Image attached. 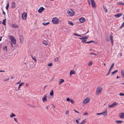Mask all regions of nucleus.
Wrapping results in <instances>:
<instances>
[{
	"mask_svg": "<svg viewBox=\"0 0 124 124\" xmlns=\"http://www.w3.org/2000/svg\"><path fill=\"white\" fill-rule=\"evenodd\" d=\"M59 20L57 18L55 17L52 19V22L54 24H56L59 23Z\"/></svg>",
	"mask_w": 124,
	"mask_h": 124,
	"instance_id": "obj_1",
	"label": "nucleus"
},
{
	"mask_svg": "<svg viewBox=\"0 0 124 124\" xmlns=\"http://www.w3.org/2000/svg\"><path fill=\"white\" fill-rule=\"evenodd\" d=\"M10 39L12 43L15 45L16 44V40L14 37L12 36L11 35L10 36Z\"/></svg>",
	"mask_w": 124,
	"mask_h": 124,
	"instance_id": "obj_2",
	"label": "nucleus"
},
{
	"mask_svg": "<svg viewBox=\"0 0 124 124\" xmlns=\"http://www.w3.org/2000/svg\"><path fill=\"white\" fill-rule=\"evenodd\" d=\"M102 87H100V86L98 87L97 89L96 90V94L98 95L101 93L102 91Z\"/></svg>",
	"mask_w": 124,
	"mask_h": 124,
	"instance_id": "obj_3",
	"label": "nucleus"
},
{
	"mask_svg": "<svg viewBox=\"0 0 124 124\" xmlns=\"http://www.w3.org/2000/svg\"><path fill=\"white\" fill-rule=\"evenodd\" d=\"M67 13L69 15L72 16L74 14V12L72 10H68L67 11Z\"/></svg>",
	"mask_w": 124,
	"mask_h": 124,
	"instance_id": "obj_4",
	"label": "nucleus"
},
{
	"mask_svg": "<svg viewBox=\"0 0 124 124\" xmlns=\"http://www.w3.org/2000/svg\"><path fill=\"white\" fill-rule=\"evenodd\" d=\"M27 16V14L26 12H24L22 14V19L23 20H25L26 19Z\"/></svg>",
	"mask_w": 124,
	"mask_h": 124,
	"instance_id": "obj_5",
	"label": "nucleus"
},
{
	"mask_svg": "<svg viewBox=\"0 0 124 124\" xmlns=\"http://www.w3.org/2000/svg\"><path fill=\"white\" fill-rule=\"evenodd\" d=\"M91 2L93 7L95 8L96 7V4L93 0H90Z\"/></svg>",
	"mask_w": 124,
	"mask_h": 124,
	"instance_id": "obj_6",
	"label": "nucleus"
},
{
	"mask_svg": "<svg viewBox=\"0 0 124 124\" xmlns=\"http://www.w3.org/2000/svg\"><path fill=\"white\" fill-rule=\"evenodd\" d=\"M47 94H45L42 98V100L43 102L46 101H47Z\"/></svg>",
	"mask_w": 124,
	"mask_h": 124,
	"instance_id": "obj_7",
	"label": "nucleus"
},
{
	"mask_svg": "<svg viewBox=\"0 0 124 124\" xmlns=\"http://www.w3.org/2000/svg\"><path fill=\"white\" fill-rule=\"evenodd\" d=\"M117 103L116 102H114L113 104L110 105L108 107L109 108H111L113 107L114 106L116 105L117 104Z\"/></svg>",
	"mask_w": 124,
	"mask_h": 124,
	"instance_id": "obj_8",
	"label": "nucleus"
},
{
	"mask_svg": "<svg viewBox=\"0 0 124 124\" xmlns=\"http://www.w3.org/2000/svg\"><path fill=\"white\" fill-rule=\"evenodd\" d=\"M44 9V8L43 7H40L38 10V11L39 13H41Z\"/></svg>",
	"mask_w": 124,
	"mask_h": 124,
	"instance_id": "obj_9",
	"label": "nucleus"
},
{
	"mask_svg": "<svg viewBox=\"0 0 124 124\" xmlns=\"http://www.w3.org/2000/svg\"><path fill=\"white\" fill-rule=\"evenodd\" d=\"M113 36L110 35V38L112 46H113Z\"/></svg>",
	"mask_w": 124,
	"mask_h": 124,
	"instance_id": "obj_10",
	"label": "nucleus"
},
{
	"mask_svg": "<svg viewBox=\"0 0 124 124\" xmlns=\"http://www.w3.org/2000/svg\"><path fill=\"white\" fill-rule=\"evenodd\" d=\"M90 101L89 99V98H85L84 100L83 103H85L88 102Z\"/></svg>",
	"mask_w": 124,
	"mask_h": 124,
	"instance_id": "obj_11",
	"label": "nucleus"
},
{
	"mask_svg": "<svg viewBox=\"0 0 124 124\" xmlns=\"http://www.w3.org/2000/svg\"><path fill=\"white\" fill-rule=\"evenodd\" d=\"M11 26L13 28H17L19 26L16 24H12L11 25Z\"/></svg>",
	"mask_w": 124,
	"mask_h": 124,
	"instance_id": "obj_12",
	"label": "nucleus"
},
{
	"mask_svg": "<svg viewBox=\"0 0 124 124\" xmlns=\"http://www.w3.org/2000/svg\"><path fill=\"white\" fill-rule=\"evenodd\" d=\"M88 36H82L81 37V38H79V39H87L88 38Z\"/></svg>",
	"mask_w": 124,
	"mask_h": 124,
	"instance_id": "obj_13",
	"label": "nucleus"
},
{
	"mask_svg": "<svg viewBox=\"0 0 124 124\" xmlns=\"http://www.w3.org/2000/svg\"><path fill=\"white\" fill-rule=\"evenodd\" d=\"M20 42L21 43H22L23 41V36L22 35H20L19 36Z\"/></svg>",
	"mask_w": 124,
	"mask_h": 124,
	"instance_id": "obj_14",
	"label": "nucleus"
},
{
	"mask_svg": "<svg viewBox=\"0 0 124 124\" xmlns=\"http://www.w3.org/2000/svg\"><path fill=\"white\" fill-rule=\"evenodd\" d=\"M122 15V13H120L117 14L115 15V17L116 18H118L121 16Z\"/></svg>",
	"mask_w": 124,
	"mask_h": 124,
	"instance_id": "obj_15",
	"label": "nucleus"
},
{
	"mask_svg": "<svg viewBox=\"0 0 124 124\" xmlns=\"http://www.w3.org/2000/svg\"><path fill=\"white\" fill-rule=\"evenodd\" d=\"M16 7V4L14 2H12L11 4V8H15Z\"/></svg>",
	"mask_w": 124,
	"mask_h": 124,
	"instance_id": "obj_16",
	"label": "nucleus"
},
{
	"mask_svg": "<svg viewBox=\"0 0 124 124\" xmlns=\"http://www.w3.org/2000/svg\"><path fill=\"white\" fill-rule=\"evenodd\" d=\"M119 117L120 118H124V113H121L120 115H119Z\"/></svg>",
	"mask_w": 124,
	"mask_h": 124,
	"instance_id": "obj_17",
	"label": "nucleus"
},
{
	"mask_svg": "<svg viewBox=\"0 0 124 124\" xmlns=\"http://www.w3.org/2000/svg\"><path fill=\"white\" fill-rule=\"evenodd\" d=\"M79 21L81 23H83L85 22V19L83 17H81L79 19Z\"/></svg>",
	"mask_w": 124,
	"mask_h": 124,
	"instance_id": "obj_18",
	"label": "nucleus"
},
{
	"mask_svg": "<svg viewBox=\"0 0 124 124\" xmlns=\"http://www.w3.org/2000/svg\"><path fill=\"white\" fill-rule=\"evenodd\" d=\"M24 83L23 82H22L19 85V86H18V90H20V87L22 86H23L24 85Z\"/></svg>",
	"mask_w": 124,
	"mask_h": 124,
	"instance_id": "obj_19",
	"label": "nucleus"
},
{
	"mask_svg": "<svg viewBox=\"0 0 124 124\" xmlns=\"http://www.w3.org/2000/svg\"><path fill=\"white\" fill-rule=\"evenodd\" d=\"M64 81V79H60V80L58 81L59 85H61V83L63 82Z\"/></svg>",
	"mask_w": 124,
	"mask_h": 124,
	"instance_id": "obj_20",
	"label": "nucleus"
},
{
	"mask_svg": "<svg viewBox=\"0 0 124 124\" xmlns=\"http://www.w3.org/2000/svg\"><path fill=\"white\" fill-rule=\"evenodd\" d=\"M102 113H103V114H102L104 116H106L107 115V109H106L105 112H102Z\"/></svg>",
	"mask_w": 124,
	"mask_h": 124,
	"instance_id": "obj_21",
	"label": "nucleus"
},
{
	"mask_svg": "<svg viewBox=\"0 0 124 124\" xmlns=\"http://www.w3.org/2000/svg\"><path fill=\"white\" fill-rule=\"evenodd\" d=\"M115 122L117 124H119L122 123H123V121L119 120L116 121Z\"/></svg>",
	"mask_w": 124,
	"mask_h": 124,
	"instance_id": "obj_22",
	"label": "nucleus"
},
{
	"mask_svg": "<svg viewBox=\"0 0 124 124\" xmlns=\"http://www.w3.org/2000/svg\"><path fill=\"white\" fill-rule=\"evenodd\" d=\"M121 74L122 77L124 78V70H121Z\"/></svg>",
	"mask_w": 124,
	"mask_h": 124,
	"instance_id": "obj_23",
	"label": "nucleus"
},
{
	"mask_svg": "<svg viewBox=\"0 0 124 124\" xmlns=\"http://www.w3.org/2000/svg\"><path fill=\"white\" fill-rule=\"evenodd\" d=\"M16 116L15 114H14L13 113H12L10 115V117L11 118H12L14 116Z\"/></svg>",
	"mask_w": 124,
	"mask_h": 124,
	"instance_id": "obj_24",
	"label": "nucleus"
},
{
	"mask_svg": "<svg viewBox=\"0 0 124 124\" xmlns=\"http://www.w3.org/2000/svg\"><path fill=\"white\" fill-rule=\"evenodd\" d=\"M74 72L73 70H71L70 71V74L71 75L72 74H74Z\"/></svg>",
	"mask_w": 124,
	"mask_h": 124,
	"instance_id": "obj_25",
	"label": "nucleus"
},
{
	"mask_svg": "<svg viewBox=\"0 0 124 124\" xmlns=\"http://www.w3.org/2000/svg\"><path fill=\"white\" fill-rule=\"evenodd\" d=\"M43 44L45 45H46L47 44V43L46 41V40H44L43 41Z\"/></svg>",
	"mask_w": 124,
	"mask_h": 124,
	"instance_id": "obj_26",
	"label": "nucleus"
},
{
	"mask_svg": "<svg viewBox=\"0 0 124 124\" xmlns=\"http://www.w3.org/2000/svg\"><path fill=\"white\" fill-rule=\"evenodd\" d=\"M118 71L117 70H116L111 73V74L112 75H114Z\"/></svg>",
	"mask_w": 124,
	"mask_h": 124,
	"instance_id": "obj_27",
	"label": "nucleus"
},
{
	"mask_svg": "<svg viewBox=\"0 0 124 124\" xmlns=\"http://www.w3.org/2000/svg\"><path fill=\"white\" fill-rule=\"evenodd\" d=\"M117 4L118 5H121L122 6H124V3L122 2H118Z\"/></svg>",
	"mask_w": 124,
	"mask_h": 124,
	"instance_id": "obj_28",
	"label": "nucleus"
},
{
	"mask_svg": "<svg viewBox=\"0 0 124 124\" xmlns=\"http://www.w3.org/2000/svg\"><path fill=\"white\" fill-rule=\"evenodd\" d=\"M50 95L51 96H53L54 95V92L53 90H52L50 93Z\"/></svg>",
	"mask_w": 124,
	"mask_h": 124,
	"instance_id": "obj_29",
	"label": "nucleus"
},
{
	"mask_svg": "<svg viewBox=\"0 0 124 124\" xmlns=\"http://www.w3.org/2000/svg\"><path fill=\"white\" fill-rule=\"evenodd\" d=\"M6 19H4L3 20V22L2 23L4 25H6Z\"/></svg>",
	"mask_w": 124,
	"mask_h": 124,
	"instance_id": "obj_30",
	"label": "nucleus"
},
{
	"mask_svg": "<svg viewBox=\"0 0 124 124\" xmlns=\"http://www.w3.org/2000/svg\"><path fill=\"white\" fill-rule=\"evenodd\" d=\"M86 119H85L83 120L81 123H80V124H84L86 122Z\"/></svg>",
	"mask_w": 124,
	"mask_h": 124,
	"instance_id": "obj_31",
	"label": "nucleus"
},
{
	"mask_svg": "<svg viewBox=\"0 0 124 124\" xmlns=\"http://www.w3.org/2000/svg\"><path fill=\"white\" fill-rule=\"evenodd\" d=\"M124 26V22L122 23L119 28L120 29L122 28Z\"/></svg>",
	"mask_w": 124,
	"mask_h": 124,
	"instance_id": "obj_32",
	"label": "nucleus"
},
{
	"mask_svg": "<svg viewBox=\"0 0 124 124\" xmlns=\"http://www.w3.org/2000/svg\"><path fill=\"white\" fill-rule=\"evenodd\" d=\"M9 3L8 2V3L7 4V6L6 7V9L7 10L8 9V7H9Z\"/></svg>",
	"mask_w": 124,
	"mask_h": 124,
	"instance_id": "obj_33",
	"label": "nucleus"
},
{
	"mask_svg": "<svg viewBox=\"0 0 124 124\" xmlns=\"http://www.w3.org/2000/svg\"><path fill=\"white\" fill-rule=\"evenodd\" d=\"M31 56V58H32V59L33 60H34L36 62H37V60H36V59L35 57H33V56Z\"/></svg>",
	"mask_w": 124,
	"mask_h": 124,
	"instance_id": "obj_34",
	"label": "nucleus"
},
{
	"mask_svg": "<svg viewBox=\"0 0 124 124\" xmlns=\"http://www.w3.org/2000/svg\"><path fill=\"white\" fill-rule=\"evenodd\" d=\"M3 49L5 51H7V47L6 46H5L3 47Z\"/></svg>",
	"mask_w": 124,
	"mask_h": 124,
	"instance_id": "obj_35",
	"label": "nucleus"
},
{
	"mask_svg": "<svg viewBox=\"0 0 124 124\" xmlns=\"http://www.w3.org/2000/svg\"><path fill=\"white\" fill-rule=\"evenodd\" d=\"M111 70V69H110L108 71V73L106 75L107 76L110 73Z\"/></svg>",
	"mask_w": 124,
	"mask_h": 124,
	"instance_id": "obj_36",
	"label": "nucleus"
},
{
	"mask_svg": "<svg viewBox=\"0 0 124 124\" xmlns=\"http://www.w3.org/2000/svg\"><path fill=\"white\" fill-rule=\"evenodd\" d=\"M49 23V22H48L46 23H42V24H43V25H47Z\"/></svg>",
	"mask_w": 124,
	"mask_h": 124,
	"instance_id": "obj_37",
	"label": "nucleus"
},
{
	"mask_svg": "<svg viewBox=\"0 0 124 124\" xmlns=\"http://www.w3.org/2000/svg\"><path fill=\"white\" fill-rule=\"evenodd\" d=\"M93 42H94V41H89L88 42H85V43H89Z\"/></svg>",
	"mask_w": 124,
	"mask_h": 124,
	"instance_id": "obj_38",
	"label": "nucleus"
},
{
	"mask_svg": "<svg viewBox=\"0 0 124 124\" xmlns=\"http://www.w3.org/2000/svg\"><path fill=\"white\" fill-rule=\"evenodd\" d=\"M74 35L76 36L79 37H81V35H78V34L76 33H74Z\"/></svg>",
	"mask_w": 124,
	"mask_h": 124,
	"instance_id": "obj_39",
	"label": "nucleus"
},
{
	"mask_svg": "<svg viewBox=\"0 0 124 124\" xmlns=\"http://www.w3.org/2000/svg\"><path fill=\"white\" fill-rule=\"evenodd\" d=\"M103 8L104 9H105V11L107 12H108L107 10V8H105V6L104 5H103Z\"/></svg>",
	"mask_w": 124,
	"mask_h": 124,
	"instance_id": "obj_40",
	"label": "nucleus"
},
{
	"mask_svg": "<svg viewBox=\"0 0 124 124\" xmlns=\"http://www.w3.org/2000/svg\"><path fill=\"white\" fill-rule=\"evenodd\" d=\"M68 23H69L71 25H74L73 23L71 22V21H69L68 22Z\"/></svg>",
	"mask_w": 124,
	"mask_h": 124,
	"instance_id": "obj_41",
	"label": "nucleus"
},
{
	"mask_svg": "<svg viewBox=\"0 0 124 124\" xmlns=\"http://www.w3.org/2000/svg\"><path fill=\"white\" fill-rule=\"evenodd\" d=\"M82 40L81 41L83 43H85V41L87 40L86 39H82Z\"/></svg>",
	"mask_w": 124,
	"mask_h": 124,
	"instance_id": "obj_42",
	"label": "nucleus"
},
{
	"mask_svg": "<svg viewBox=\"0 0 124 124\" xmlns=\"http://www.w3.org/2000/svg\"><path fill=\"white\" fill-rule=\"evenodd\" d=\"M92 62L91 61H90L89 63L88 64V66H90L92 65Z\"/></svg>",
	"mask_w": 124,
	"mask_h": 124,
	"instance_id": "obj_43",
	"label": "nucleus"
},
{
	"mask_svg": "<svg viewBox=\"0 0 124 124\" xmlns=\"http://www.w3.org/2000/svg\"><path fill=\"white\" fill-rule=\"evenodd\" d=\"M114 63H113L111 65V67H110V69H112V68L113 67H114Z\"/></svg>",
	"mask_w": 124,
	"mask_h": 124,
	"instance_id": "obj_44",
	"label": "nucleus"
},
{
	"mask_svg": "<svg viewBox=\"0 0 124 124\" xmlns=\"http://www.w3.org/2000/svg\"><path fill=\"white\" fill-rule=\"evenodd\" d=\"M69 110H67L65 111V114L66 115H67L69 114Z\"/></svg>",
	"mask_w": 124,
	"mask_h": 124,
	"instance_id": "obj_45",
	"label": "nucleus"
},
{
	"mask_svg": "<svg viewBox=\"0 0 124 124\" xmlns=\"http://www.w3.org/2000/svg\"><path fill=\"white\" fill-rule=\"evenodd\" d=\"M52 65V63H49L48 64V65L49 66H51Z\"/></svg>",
	"mask_w": 124,
	"mask_h": 124,
	"instance_id": "obj_46",
	"label": "nucleus"
},
{
	"mask_svg": "<svg viewBox=\"0 0 124 124\" xmlns=\"http://www.w3.org/2000/svg\"><path fill=\"white\" fill-rule=\"evenodd\" d=\"M70 102L72 103V104L74 103V101L72 99H71L70 100Z\"/></svg>",
	"mask_w": 124,
	"mask_h": 124,
	"instance_id": "obj_47",
	"label": "nucleus"
},
{
	"mask_svg": "<svg viewBox=\"0 0 124 124\" xmlns=\"http://www.w3.org/2000/svg\"><path fill=\"white\" fill-rule=\"evenodd\" d=\"M119 95L121 96H124V93H119Z\"/></svg>",
	"mask_w": 124,
	"mask_h": 124,
	"instance_id": "obj_48",
	"label": "nucleus"
},
{
	"mask_svg": "<svg viewBox=\"0 0 124 124\" xmlns=\"http://www.w3.org/2000/svg\"><path fill=\"white\" fill-rule=\"evenodd\" d=\"M103 113H96V114L97 115H99L102 114H103Z\"/></svg>",
	"mask_w": 124,
	"mask_h": 124,
	"instance_id": "obj_49",
	"label": "nucleus"
},
{
	"mask_svg": "<svg viewBox=\"0 0 124 124\" xmlns=\"http://www.w3.org/2000/svg\"><path fill=\"white\" fill-rule=\"evenodd\" d=\"M105 39L107 41H109V39L108 38L106 37L105 38Z\"/></svg>",
	"mask_w": 124,
	"mask_h": 124,
	"instance_id": "obj_50",
	"label": "nucleus"
},
{
	"mask_svg": "<svg viewBox=\"0 0 124 124\" xmlns=\"http://www.w3.org/2000/svg\"><path fill=\"white\" fill-rule=\"evenodd\" d=\"M14 120L17 123V118H14Z\"/></svg>",
	"mask_w": 124,
	"mask_h": 124,
	"instance_id": "obj_51",
	"label": "nucleus"
},
{
	"mask_svg": "<svg viewBox=\"0 0 124 124\" xmlns=\"http://www.w3.org/2000/svg\"><path fill=\"white\" fill-rule=\"evenodd\" d=\"M70 100L69 98H67L66 100L67 101H70Z\"/></svg>",
	"mask_w": 124,
	"mask_h": 124,
	"instance_id": "obj_52",
	"label": "nucleus"
},
{
	"mask_svg": "<svg viewBox=\"0 0 124 124\" xmlns=\"http://www.w3.org/2000/svg\"><path fill=\"white\" fill-rule=\"evenodd\" d=\"M88 114L87 112H86L84 113L83 115H88Z\"/></svg>",
	"mask_w": 124,
	"mask_h": 124,
	"instance_id": "obj_53",
	"label": "nucleus"
},
{
	"mask_svg": "<svg viewBox=\"0 0 124 124\" xmlns=\"http://www.w3.org/2000/svg\"><path fill=\"white\" fill-rule=\"evenodd\" d=\"M58 58H56L55 59V61L56 62L58 60Z\"/></svg>",
	"mask_w": 124,
	"mask_h": 124,
	"instance_id": "obj_54",
	"label": "nucleus"
},
{
	"mask_svg": "<svg viewBox=\"0 0 124 124\" xmlns=\"http://www.w3.org/2000/svg\"><path fill=\"white\" fill-rule=\"evenodd\" d=\"M2 13L3 14H4V15H5V12L3 11V12H2Z\"/></svg>",
	"mask_w": 124,
	"mask_h": 124,
	"instance_id": "obj_55",
	"label": "nucleus"
},
{
	"mask_svg": "<svg viewBox=\"0 0 124 124\" xmlns=\"http://www.w3.org/2000/svg\"><path fill=\"white\" fill-rule=\"evenodd\" d=\"M9 79V78H8L6 79H5V80H4V81H8Z\"/></svg>",
	"mask_w": 124,
	"mask_h": 124,
	"instance_id": "obj_56",
	"label": "nucleus"
},
{
	"mask_svg": "<svg viewBox=\"0 0 124 124\" xmlns=\"http://www.w3.org/2000/svg\"><path fill=\"white\" fill-rule=\"evenodd\" d=\"M90 54L91 55H93V54L95 55L94 54V53H93V52L91 53H90Z\"/></svg>",
	"mask_w": 124,
	"mask_h": 124,
	"instance_id": "obj_57",
	"label": "nucleus"
},
{
	"mask_svg": "<svg viewBox=\"0 0 124 124\" xmlns=\"http://www.w3.org/2000/svg\"><path fill=\"white\" fill-rule=\"evenodd\" d=\"M76 122L77 123V124H78V120H76Z\"/></svg>",
	"mask_w": 124,
	"mask_h": 124,
	"instance_id": "obj_58",
	"label": "nucleus"
},
{
	"mask_svg": "<svg viewBox=\"0 0 124 124\" xmlns=\"http://www.w3.org/2000/svg\"><path fill=\"white\" fill-rule=\"evenodd\" d=\"M74 111L76 113H78L79 112L78 111H77L76 110H74Z\"/></svg>",
	"mask_w": 124,
	"mask_h": 124,
	"instance_id": "obj_59",
	"label": "nucleus"
},
{
	"mask_svg": "<svg viewBox=\"0 0 124 124\" xmlns=\"http://www.w3.org/2000/svg\"><path fill=\"white\" fill-rule=\"evenodd\" d=\"M28 85V84L27 83H26L25 86H27Z\"/></svg>",
	"mask_w": 124,
	"mask_h": 124,
	"instance_id": "obj_60",
	"label": "nucleus"
},
{
	"mask_svg": "<svg viewBox=\"0 0 124 124\" xmlns=\"http://www.w3.org/2000/svg\"><path fill=\"white\" fill-rule=\"evenodd\" d=\"M14 77L13 76H12L11 77V79H13L14 78Z\"/></svg>",
	"mask_w": 124,
	"mask_h": 124,
	"instance_id": "obj_61",
	"label": "nucleus"
},
{
	"mask_svg": "<svg viewBox=\"0 0 124 124\" xmlns=\"http://www.w3.org/2000/svg\"><path fill=\"white\" fill-rule=\"evenodd\" d=\"M4 72V70H0V72Z\"/></svg>",
	"mask_w": 124,
	"mask_h": 124,
	"instance_id": "obj_62",
	"label": "nucleus"
},
{
	"mask_svg": "<svg viewBox=\"0 0 124 124\" xmlns=\"http://www.w3.org/2000/svg\"><path fill=\"white\" fill-rule=\"evenodd\" d=\"M2 38V37L1 36L0 37V41L1 40Z\"/></svg>",
	"mask_w": 124,
	"mask_h": 124,
	"instance_id": "obj_63",
	"label": "nucleus"
},
{
	"mask_svg": "<svg viewBox=\"0 0 124 124\" xmlns=\"http://www.w3.org/2000/svg\"><path fill=\"white\" fill-rule=\"evenodd\" d=\"M119 77H119L118 76H117V77H116V78H117H117H119Z\"/></svg>",
	"mask_w": 124,
	"mask_h": 124,
	"instance_id": "obj_64",
	"label": "nucleus"
}]
</instances>
